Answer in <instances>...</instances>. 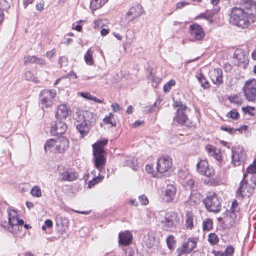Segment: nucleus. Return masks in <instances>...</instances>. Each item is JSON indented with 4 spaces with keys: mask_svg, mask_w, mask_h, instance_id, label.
Segmentation results:
<instances>
[{
    "mask_svg": "<svg viewBox=\"0 0 256 256\" xmlns=\"http://www.w3.org/2000/svg\"><path fill=\"white\" fill-rule=\"evenodd\" d=\"M75 119L76 128L82 137L84 136L89 132L90 128L96 122L94 114L88 111L76 112Z\"/></svg>",
    "mask_w": 256,
    "mask_h": 256,
    "instance_id": "obj_1",
    "label": "nucleus"
},
{
    "mask_svg": "<svg viewBox=\"0 0 256 256\" xmlns=\"http://www.w3.org/2000/svg\"><path fill=\"white\" fill-rule=\"evenodd\" d=\"M256 21L254 14H248L244 12L242 8H234L232 9L230 22L242 28H248Z\"/></svg>",
    "mask_w": 256,
    "mask_h": 256,
    "instance_id": "obj_2",
    "label": "nucleus"
},
{
    "mask_svg": "<svg viewBox=\"0 0 256 256\" xmlns=\"http://www.w3.org/2000/svg\"><path fill=\"white\" fill-rule=\"evenodd\" d=\"M108 140L104 139L98 141L93 146V153L94 158L95 167L100 172L104 168L106 164L104 146L108 144Z\"/></svg>",
    "mask_w": 256,
    "mask_h": 256,
    "instance_id": "obj_3",
    "label": "nucleus"
},
{
    "mask_svg": "<svg viewBox=\"0 0 256 256\" xmlns=\"http://www.w3.org/2000/svg\"><path fill=\"white\" fill-rule=\"evenodd\" d=\"M174 106L178 108L174 120L182 125L188 126L189 119L188 116V114L190 110L187 106L183 104L180 102H175Z\"/></svg>",
    "mask_w": 256,
    "mask_h": 256,
    "instance_id": "obj_4",
    "label": "nucleus"
},
{
    "mask_svg": "<svg viewBox=\"0 0 256 256\" xmlns=\"http://www.w3.org/2000/svg\"><path fill=\"white\" fill-rule=\"evenodd\" d=\"M56 94V92L54 90H44L41 92L40 96V104L43 110L52 106Z\"/></svg>",
    "mask_w": 256,
    "mask_h": 256,
    "instance_id": "obj_5",
    "label": "nucleus"
},
{
    "mask_svg": "<svg viewBox=\"0 0 256 256\" xmlns=\"http://www.w3.org/2000/svg\"><path fill=\"white\" fill-rule=\"evenodd\" d=\"M180 218L178 214L174 212H168L165 218L162 221L163 228L166 230H170L177 226L179 224Z\"/></svg>",
    "mask_w": 256,
    "mask_h": 256,
    "instance_id": "obj_6",
    "label": "nucleus"
},
{
    "mask_svg": "<svg viewBox=\"0 0 256 256\" xmlns=\"http://www.w3.org/2000/svg\"><path fill=\"white\" fill-rule=\"evenodd\" d=\"M248 56V52L244 50H236L234 54V64L246 68L249 62Z\"/></svg>",
    "mask_w": 256,
    "mask_h": 256,
    "instance_id": "obj_7",
    "label": "nucleus"
},
{
    "mask_svg": "<svg viewBox=\"0 0 256 256\" xmlns=\"http://www.w3.org/2000/svg\"><path fill=\"white\" fill-rule=\"evenodd\" d=\"M243 91L248 100L254 102L256 98V80L252 79L246 82Z\"/></svg>",
    "mask_w": 256,
    "mask_h": 256,
    "instance_id": "obj_8",
    "label": "nucleus"
},
{
    "mask_svg": "<svg viewBox=\"0 0 256 256\" xmlns=\"http://www.w3.org/2000/svg\"><path fill=\"white\" fill-rule=\"evenodd\" d=\"M240 210L237 200H234L232 204L230 211L228 212V215L229 214V216H228L227 217L224 218V222L228 228L233 226L235 224L236 218V212H238Z\"/></svg>",
    "mask_w": 256,
    "mask_h": 256,
    "instance_id": "obj_9",
    "label": "nucleus"
},
{
    "mask_svg": "<svg viewBox=\"0 0 256 256\" xmlns=\"http://www.w3.org/2000/svg\"><path fill=\"white\" fill-rule=\"evenodd\" d=\"M172 166V160L168 156H162L158 160L157 171L160 174H164L168 172Z\"/></svg>",
    "mask_w": 256,
    "mask_h": 256,
    "instance_id": "obj_10",
    "label": "nucleus"
},
{
    "mask_svg": "<svg viewBox=\"0 0 256 256\" xmlns=\"http://www.w3.org/2000/svg\"><path fill=\"white\" fill-rule=\"evenodd\" d=\"M232 162L235 166H240L244 163L246 159V154L244 150L240 148L232 149Z\"/></svg>",
    "mask_w": 256,
    "mask_h": 256,
    "instance_id": "obj_11",
    "label": "nucleus"
},
{
    "mask_svg": "<svg viewBox=\"0 0 256 256\" xmlns=\"http://www.w3.org/2000/svg\"><path fill=\"white\" fill-rule=\"evenodd\" d=\"M196 242L194 238H190L188 241L183 244L182 247L177 250L178 256L188 254L191 252L196 247Z\"/></svg>",
    "mask_w": 256,
    "mask_h": 256,
    "instance_id": "obj_12",
    "label": "nucleus"
},
{
    "mask_svg": "<svg viewBox=\"0 0 256 256\" xmlns=\"http://www.w3.org/2000/svg\"><path fill=\"white\" fill-rule=\"evenodd\" d=\"M9 224L12 228L14 227L19 230L20 228H22V226L24 224V221L22 220H19L18 216V213L14 210H10L8 212Z\"/></svg>",
    "mask_w": 256,
    "mask_h": 256,
    "instance_id": "obj_13",
    "label": "nucleus"
},
{
    "mask_svg": "<svg viewBox=\"0 0 256 256\" xmlns=\"http://www.w3.org/2000/svg\"><path fill=\"white\" fill-rule=\"evenodd\" d=\"M190 36L196 40H201L205 36L202 28L197 24L190 26Z\"/></svg>",
    "mask_w": 256,
    "mask_h": 256,
    "instance_id": "obj_14",
    "label": "nucleus"
},
{
    "mask_svg": "<svg viewBox=\"0 0 256 256\" xmlns=\"http://www.w3.org/2000/svg\"><path fill=\"white\" fill-rule=\"evenodd\" d=\"M143 8L140 5H136L131 8L125 16V18L128 22H130L140 17L143 13Z\"/></svg>",
    "mask_w": 256,
    "mask_h": 256,
    "instance_id": "obj_15",
    "label": "nucleus"
},
{
    "mask_svg": "<svg viewBox=\"0 0 256 256\" xmlns=\"http://www.w3.org/2000/svg\"><path fill=\"white\" fill-rule=\"evenodd\" d=\"M220 210V204L215 193L209 195V212L218 213Z\"/></svg>",
    "mask_w": 256,
    "mask_h": 256,
    "instance_id": "obj_16",
    "label": "nucleus"
},
{
    "mask_svg": "<svg viewBox=\"0 0 256 256\" xmlns=\"http://www.w3.org/2000/svg\"><path fill=\"white\" fill-rule=\"evenodd\" d=\"M67 129L68 126L66 123L58 120L52 126L50 132L53 136L60 135L64 134Z\"/></svg>",
    "mask_w": 256,
    "mask_h": 256,
    "instance_id": "obj_17",
    "label": "nucleus"
},
{
    "mask_svg": "<svg viewBox=\"0 0 256 256\" xmlns=\"http://www.w3.org/2000/svg\"><path fill=\"white\" fill-rule=\"evenodd\" d=\"M254 188L248 186L246 182L244 180L240 183V186L237 191V196L244 198L249 197L253 192Z\"/></svg>",
    "mask_w": 256,
    "mask_h": 256,
    "instance_id": "obj_18",
    "label": "nucleus"
},
{
    "mask_svg": "<svg viewBox=\"0 0 256 256\" xmlns=\"http://www.w3.org/2000/svg\"><path fill=\"white\" fill-rule=\"evenodd\" d=\"M56 152L64 153L69 148V140L65 137H60L56 139Z\"/></svg>",
    "mask_w": 256,
    "mask_h": 256,
    "instance_id": "obj_19",
    "label": "nucleus"
},
{
    "mask_svg": "<svg viewBox=\"0 0 256 256\" xmlns=\"http://www.w3.org/2000/svg\"><path fill=\"white\" fill-rule=\"evenodd\" d=\"M132 235L130 232L126 231L120 232L119 234L120 244L123 246H128L132 243Z\"/></svg>",
    "mask_w": 256,
    "mask_h": 256,
    "instance_id": "obj_20",
    "label": "nucleus"
},
{
    "mask_svg": "<svg viewBox=\"0 0 256 256\" xmlns=\"http://www.w3.org/2000/svg\"><path fill=\"white\" fill-rule=\"evenodd\" d=\"M176 192V188L174 186H168L164 196V200L167 202H172L175 198Z\"/></svg>",
    "mask_w": 256,
    "mask_h": 256,
    "instance_id": "obj_21",
    "label": "nucleus"
},
{
    "mask_svg": "<svg viewBox=\"0 0 256 256\" xmlns=\"http://www.w3.org/2000/svg\"><path fill=\"white\" fill-rule=\"evenodd\" d=\"M60 179L64 181H73L77 179V174L72 170H64L60 174Z\"/></svg>",
    "mask_w": 256,
    "mask_h": 256,
    "instance_id": "obj_22",
    "label": "nucleus"
},
{
    "mask_svg": "<svg viewBox=\"0 0 256 256\" xmlns=\"http://www.w3.org/2000/svg\"><path fill=\"white\" fill-rule=\"evenodd\" d=\"M211 80L214 84L218 86L223 83V72L220 68H216L211 76Z\"/></svg>",
    "mask_w": 256,
    "mask_h": 256,
    "instance_id": "obj_23",
    "label": "nucleus"
},
{
    "mask_svg": "<svg viewBox=\"0 0 256 256\" xmlns=\"http://www.w3.org/2000/svg\"><path fill=\"white\" fill-rule=\"evenodd\" d=\"M70 110L66 105L61 104L58 108L56 116L58 120L66 118L70 115Z\"/></svg>",
    "mask_w": 256,
    "mask_h": 256,
    "instance_id": "obj_24",
    "label": "nucleus"
},
{
    "mask_svg": "<svg viewBox=\"0 0 256 256\" xmlns=\"http://www.w3.org/2000/svg\"><path fill=\"white\" fill-rule=\"evenodd\" d=\"M10 7V4L6 0H0V24L4 20V12L8 13Z\"/></svg>",
    "mask_w": 256,
    "mask_h": 256,
    "instance_id": "obj_25",
    "label": "nucleus"
},
{
    "mask_svg": "<svg viewBox=\"0 0 256 256\" xmlns=\"http://www.w3.org/2000/svg\"><path fill=\"white\" fill-rule=\"evenodd\" d=\"M209 156L213 157L220 164L223 160L220 150L211 146H209Z\"/></svg>",
    "mask_w": 256,
    "mask_h": 256,
    "instance_id": "obj_26",
    "label": "nucleus"
},
{
    "mask_svg": "<svg viewBox=\"0 0 256 256\" xmlns=\"http://www.w3.org/2000/svg\"><path fill=\"white\" fill-rule=\"evenodd\" d=\"M197 172L202 176H207L206 172L208 170V161L207 160H200L197 164Z\"/></svg>",
    "mask_w": 256,
    "mask_h": 256,
    "instance_id": "obj_27",
    "label": "nucleus"
},
{
    "mask_svg": "<svg viewBox=\"0 0 256 256\" xmlns=\"http://www.w3.org/2000/svg\"><path fill=\"white\" fill-rule=\"evenodd\" d=\"M196 216L193 212H188L186 214V226L188 229L192 230L194 228Z\"/></svg>",
    "mask_w": 256,
    "mask_h": 256,
    "instance_id": "obj_28",
    "label": "nucleus"
},
{
    "mask_svg": "<svg viewBox=\"0 0 256 256\" xmlns=\"http://www.w3.org/2000/svg\"><path fill=\"white\" fill-rule=\"evenodd\" d=\"M211 185L217 186L220 183V178L214 174V171L209 168V184Z\"/></svg>",
    "mask_w": 256,
    "mask_h": 256,
    "instance_id": "obj_29",
    "label": "nucleus"
},
{
    "mask_svg": "<svg viewBox=\"0 0 256 256\" xmlns=\"http://www.w3.org/2000/svg\"><path fill=\"white\" fill-rule=\"evenodd\" d=\"M234 248L232 246L227 248L224 252H220L214 250L212 253L214 256H233L234 253Z\"/></svg>",
    "mask_w": 256,
    "mask_h": 256,
    "instance_id": "obj_30",
    "label": "nucleus"
},
{
    "mask_svg": "<svg viewBox=\"0 0 256 256\" xmlns=\"http://www.w3.org/2000/svg\"><path fill=\"white\" fill-rule=\"evenodd\" d=\"M108 0H92L90 3L92 8L96 10L102 7Z\"/></svg>",
    "mask_w": 256,
    "mask_h": 256,
    "instance_id": "obj_31",
    "label": "nucleus"
},
{
    "mask_svg": "<svg viewBox=\"0 0 256 256\" xmlns=\"http://www.w3.org/2000/svg\"><path fill=\"white\" fill-rule=\"evenodd\" d=\"M94 52L91 48H89L84 56V60L87 64L92 66L94 64Z\"/></svg>",
    "mask_w": 256,
    "mask_h": 256,
    "instance_id": "obj_32",
    "label": "nucleus"
},
{
    "mask_svg": "<svg viewBox=\"0 0 256 256\" xmlns=\"http://www.w3.org/2000/svg\"><path fill=\"white\" fill-rule=\"evenodd\" d=\"M242 4L246 9L250 10H256V3L252 0H243Z\"/></svg>",
    "mask_w": 256,
    "mask_h": 256,
    "instance_id": "obj_33",
    "label": "nucleus"
},
{
    "mask_svg": "<svg viewBox=\"0 0 256 256\" xmlns=\"http://www.w3.org/2000/svg\"><path fill=\"white\" fill-rule=\"evenodd\" d=\"M126 165L132 168L134 170H136L138 168V160L135 158H130L126 161Z\"/></svg>",
    "mask_w": 256,
    "mask_h": 256,
    "instance_id": "obj_34",
    "label": "nucleus"
},
{
    "mask_svg": "<svg viewBox=\"0 0 256 256\" xmlns=\"http://www.w3.org/2000/svg\"><path fill=\"white\" fill-rule=\"evenodd\" d=\"M196 78L201 84V86L206 89L208 88V81L206 80V77L202 74H198L196 75Z\"/></svg>",
    "mask_w": 256,
    "mask_h": 256,
    "instance_id": "obj_35",
    "label": "nucleus"
},
{
    "mask_svg": "<svg viewBox=\"0 0 256 256\" xmlns=\"http://www.w3.org/2000/svg\"><path fill=\"white\" fill-rule=\"evenodd\" d=\"M56 140L54 139H50L48 140L44 146V149L46 152H47L48 150H50L52 148H54V150H56Z\"/></svg>",
    "mask_w": 256,
    "mask_h": 256,
    "instance_id": "obj_36",
    "label": "nucleus"
},
{
    "mask_svg": "<svg viewBox=\"0 0 256 256\" xmlns=\"http://www.w3.org/2000/svg\"><path fill=\"white\" fill-rule=\"evenodd\" d=\"M166 243L168 248L172 250L175 248L176 242L174 236H170L166 239Z\"/></svg>",
    "mask_w": 256,
    "mask_h": 256,
    "instance_id": "obj_37",
    "label": "nucleus"
},
{
    "mask_svg": "<svg viewBox=\"0 0 256 256\" xmlns=\"http://www.w3.org/2000/svg\"><path fill=\"white\" fill-rule=\"evenodd\" d=\"M80 95L83 98H86L88 100H92L99 104L102 103V100L96 98V97H94L93 96L91 95L88 92H82L81 93Z\"/></svg>",
    "mask_w": 256,
    "mask_h": 256,
    "instance_id": "obj_38",
    "label": "nucleus"
},
{
    "mask_svg": "<svg viewBox=\"0 0 256 256\" xmlns=\"http://www.w3.org/2000/svg\"><path fill=\"white\" fill-rule=\"evenodd\" d=\"M31 194L36 198H40L42 196L40 188L38 186H34L30 191Z\"/></svg>",
    "mask_w": 256,
    "mask_h": 256,
    "instance_id": "obj_39",
    "label": "nucleus"
},
{
    "mask_svg": "<svg viewBox=\"0 0 256 256\" xmlns=\"http://www.w3.org/2000/svg\"><path fill=\"white\" fill-rule=\"evenodd\" d=\"M104 177L101 176H96L92 180L90 181L88 183V188H91L93 186H94L96 184L100 182L103 179Z\"/></svg>",
    "mask_w": 256,
    "mask_h": 256,
    "instance_id": "obj_40",
    "label": "nucleus"
},
{
    "mask_svg": "<svg viewBox=\"0 0 256 256\" xmlns=\"http://www.w3.org/2000/svg\"><path fill=\"white\" fill-rule=\"evenodd\" d=\"M184 186L186 188H190V190H193L195 188V182L192 178H188L184 183Z\"/></svg>",
    "mask_w": 256,
    "mask_h": 256,
    "instance_id": "obj_41",
    "label": "nucleus"
},
{
    "mask_svg": "<svg viewBox=\"0 0 256 256\" xmlns=\"http://www.w3.org/2000/svg\"><path fill=\"white\" fill-rule=\"evenodd\" d=\"M25 79L28 81H32L36 83H38L37 78L34 76V74L30 71L26 72L24 74Z\"/></svg>",
    "mask_w": 256,
    "mask_h": 256,
    "instance_id": "obj_42",
    "label": "nucleus"
},
{
    "mask_svg": "<svg viewBox=\"0 0 256 256\" xmlns=\"http://www.w3.org/2000/svg\"><path fill=\"white\" fill-rule=\"evenodd\" d=\"M219 242V238L218 236L215 234H209V242L211 244L214 246L218 244Z\"/></svg>",
    "mask_w": 256,
    "mask_h": 256,
    "instance_id": "obj_43",
    "label": "nucleus"
},
{
    "mask_svg": "<svg viewBox=\"0 0 256 256\" xmlns=\"http://www.w3.org/2000/svg\"><path fill=\"white\" fill-rule=\"evenodd\" d=\"M220 128L222 130L230 134L233 135L236 133V131L240 132L242 130V128L238 129H234L230 127L223 126H222Z\"/></svg>",
    "mask_w": 256,
    "mask_h": 256,
    "instance_id": "obj_44",
    "label": "nucleus"
},
{
    "mask_svg": "<svg viewBox=\"0 0 256 256\" xmlns=\"http://www.w3.org/2000/svg\"><path fill=\"white\" fill-rule=\"evenodd\" d=\"M176 82L174 80H172L168 82L164 87V90L165 92H168L172 88V87L175 86Z\"/></svg>",
    "mask_w": 256,
    "mask_h": 256,
    "instance_id": "obj_45",
    "label": "nucleus"
},
{
    "mask_svg": "<svg viewBox=\"0 0 256 256\" xmlns=\"http://www.w3.org/2000/svg\"><path fill=\"white\" fill-rule=\"evenodd\" d=\"M114 117V116L113 114H109V116H106L104 120V122L106 124H110L112 126H116V122H112V118H113Z\"/></svg>",
    "mask_w": 256,
    "mask_h": 256,
    "instance_id": "obj_46",
    "label": "nucleus"
},
{
    "mask_svg": "<svg viewBox=\"0 0 256 256\" xmlns=\"http://www.w3.org/2000/svg\"><path fill=\"white\" fill-rule=\"evenodd\" d=\"M36 56H26L24 58V63L25 64L28 63L35 64L36 63Z\"/></svg>",
    "mask_w": 256,
    "mask_h": 256,
    "instance_id": "obj_47",
    "label": "nucleus"
},
{
    "mask_svg": "<svg viewBox=\"0 0 256 256\" xmlns=\"http://www.w3.org/2000/svg\"><path fill=\"white\" fill-rule=\"evenodd\" d=\"M58 63L60 65L61 68H64L68 66V60L65 56L60 57L58 60Z\"/></svg>",
    "mask_w": 256,
    "mask_h": 256,
    "instance_id": "obj_48",
    "label": "nucleus"
},
{
    "mask_svg": "<svg viewBox=\"0 0 256 256\" xmlns=\"http://www.w3.org/2000/svg\"><path fill=\"white\" fill-rule=\"evenodd\" d=\"M239 114L236 110H232L228 114V117L234 120H236L239 117Z\"/></svg>",
    "mask_w": 256,
    "mask_h": 256,
    "instance_id": "obj_49",
    "label": "nucleus"
},
{
    "mask_svg": "<svg viewBox=\"0 0 256 256\" xmlns=\"http://www.w3.org/2000/svg\"><path fill=\"white\" fill-rule=\"evenodd\" d=\"M249 174H253L256 173V160H254L252 165H250L247 169Z\"/></svg>",
    "mask_w": 256,
    "mask_h": 256,
    "instance_id": "obj_50",
    "label": "nucleus"
},
{
    "mask_svg": "<svg viewBox=\"0 0 256 256\" xmlns=\"http://www.w3.org/2000/svg\"><path fill=\"white\" fill-rule=\"evenodd\" d=\"M230 100L232 103L236 104H241L242 102L238 96H234L230 98Z\"/></svg>",
    "mask_w": 256,
    "mask_h": 256,
    "instance_id": "obj_51",
    "label": "nucleus"
},
{
    "mask_svg": "<svg viewBox=\"0 0 256 256\" xmlns=\"http://www.w3.org/2000/svg\"><path fill=\"white\" fill-rule=\"evenodd\" d=\"M94 28L96 29H100L104 26V22L102 20L95 21Z\"/></svg>",
    "mask_w": 256,
    "mask_h": 256,
    "instance_id": "obj_52",
    "label": "nucleus"
},
{
    "mask_svg": "<svg viewBox=\"0 0 256 256\" xmlns=\"http://www.w3.org/2000/svg\"><path fill=\"white\" fill-rule=\"evenodd\" d=\"M140 202L142 205L146 206L148 204V200L146 196H142L139 197Z\"/></svg>",
    "mask_w": 256,
    "mask_h": 256,
    "instance_id": "obj_53",
    "label": "nucleus"
},
{
    "mask_svg": "<svg viewBox=\"0 0 256 256\" xmlns=\"http://www.w3.org/2000/svg\"><path fill=\"white\" fill-rule=\"evenodd\" d=\"M254 110V107L248 106L246 108H243L242 110L246 113H248L250 115L254 116V114L252 113V112Z\"/></svg>",
    "mask_w": 256,
    "mask_h": 256,
    "instance_id": "obj_54",
    "label": "nucleus"
},
{
    "mask_svg": "<svg viewBox=\"0 0 256 256\" xmlns=\"http://www.w3.org/2000/svg\"><path fill=\"white\" fill-rule=\"evenodd\" d=\"M44 2L42 0L40 3L38 4L36 6V8L38 12H42L44 9Z\"/></svg>",
    "mask_w": 256,
    "mask_h": 256,
    "instance_id": "obj_55",
    "label": "nucleus"
},
{
    "mask_svg": "<svg viewBox=\"0 0 256 256\" xmlns=\"http://www.w3.org/2000/svg\"><path fill=\"white\" fill-rule=\"evenodd\" d=\"M189 4H190L187 2H180L176 4V9H182L185 6H188Z\"/></svg>",
    "mask_w": 256,
    "mask_h": 256,
    "instance_id": "obj_56",
    "label": "nucleus"
},
{
    "mask_svg": "<svg viewBox=\"0 0 256 256\" xmlns=\"http://www.w3.org/2000/svg\"><path fill=\"white\" fill-rule=\"evenodd\" d=\"M112 110L114 112H118L121 110L120 105L117 103L113 104L112 105Z\"/></svg>",
    "mask_w": 256,
    "mask_h": 256,
    "instance_id": "obj_57",
    "label": "nucleus"
},
{
    "mask_svg": "<svg viewBox=\"0 0 256 256\" xmlns=\"http://www.w3.org/2000/svg\"><path fill=\"white\" fill-rule=\"evenodd\" d=\"M36 63L38 64L44 66L46 64L45 61L42 58H39L36 56Z\"/></svg>",
    "mask_w": 256,
    "mask_h": 256,
    "instance_id": "obj_58",
    "label": "nucleus"
},
{
    "mask_svg": "<svg viewBox=\"0 0 256 256\" xmlns=\"http://www.w3.org/2000/svg\"><path fill=\"white\" fill-rule=\"evenodd\" d=\"M146 170L147 171V172L149 174H153V176H154V168H153V167L152 166H150V165H147L146 166Z\"/></svg>",
    "mask_w": 256,
    "mask_h": 256,
    "instance_id": "obj_59",
    "label": "nucleus"
},
{
    "mask_svg": "<svg viewBox=\"0 0 256 256\" xmlns=\"http://www.w3.org/2000/svg\"><path fill=\"white\" fill-rule=\"evenodd\" d=\"M203 230L204 232L208 231V219H206L203 223Z\"/></svg>",
    "mask_w": 256,
    "mask_h": 256,
    "instance_id": "obj_60",
    "label": "nucleus"
},
{
    "mask_svg": "<svg viewBox=\"0 0 256 256\" xmlns=\"http://www.w3.org/2000/svg\"><path fill=\"white\" fill-rule=\"evenodd\" d=\"M110 33V30L104 28L101 30L100 34L102 36H106Z\"/></svg>",
    "mask_w": 256,
    "mask_h": 256,
    "instance_id": "obj_61",
    "label": "nucleus"
},
{
    "mask_svg": "<svg viewBox=\"0 0 256 256\" xmlns=\"http://www.w3.org/2000/svg\"><path fill=\"white\" fill-rule=\"evenodd\" d=\"M55 52L54 50L48 52L46 53V56L48 58H52L55 55Z\"/></svg>",
    "mask_w": 256,
    "mask_h": 256,
    "instance_id": "obj_62",
    "label": "nucleus"
},
{
    "mask_svg": "<svg viewBox=\"0 0 256 256\" xmlns=\"http://www.w3.org/2000/svg\"><path fill=\"white\" fill-rule=\"evenodd\" d=\"M144 121L138 120L136 121L134 124L133 126L134 128H138L144 124Z\"/></svg>",
    "mask_w": 256,
    "mask_h": 256,
    "instance_id": "obj_63",
    "label": "nucleus"
},
{
    "mask_svg": "<svg viewBox=\"0 0 256 256\" xmlns=\"http://www.w3.org/2000/svg\"><path fill=\"white\" fill-rule=\"evenodd\" d=\"M45 225L49 228H52L53 225L52 222L50 220H48L45 222Z\"/></svg>",
    "mask_w": 256,
    "mask_h": 256,
    "instance_id": "obj_64",
    "label": "nucleus"
}]
</instances>
